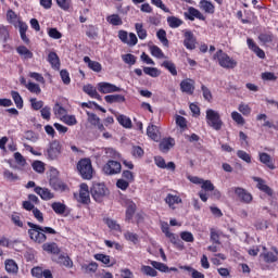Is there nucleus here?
<instances>
[{
	"label": "nucleus",
	"instance_id": "69168bd1",
	"mask_svg": "<svg viewBox=\"0 0 278 278\" xmlns=\"http://www.w3.org/2000/svg\"><path fill=\"white\" fill-rule=\"evenodd\" d=\"M167 238L172 242V244H175L176 247H184V242H181L179 236L172 232L167 236Z\"/></svg>",
	"mask_w": 278,
	"mask_h": 278
},
{
	"label": "nucleus",
	"instance_id": "4c0bfd02",
	"mask_svg": "<svg viewBox=\"0 0 278 278\" xmlns=\"http://www.w3.org/2000/svg\"><path fill=\"white\" fill-rule=\"evenodd\" d=\"M11 97L17 108V110H23L24 102H23V97H21V93L18 91H11Z\"/></svg>",
	"mask_w": 278,
	"mask_h": 278
},
{
	"label": "nucleus",
	"instance_id": "f03ea898",
	"mask_svg": "<svg viewBox=\"0 0 278 278\" xmlns=\"http://www.w3.org/2000/svg\"><path fill=\"white\" fill-rule=\"evenodd\" d=\"M43 155L50 162L58 160V157L62 155V142L58 139L50 141L47 149L43 151Z\"/></svg>",
	"mask_w": 278,
	"mask_h": 278
},
{
	"label": "nucleus",
	"instance_id": "423d86ee",
	"mask_svg": "<svg viewBox=\"0 0 278 278\" xmlns=\"http://www.w3.org/2000/svg\"><path fill=\"white\" fill-rule=\"evenodd\" d=\"M215 58L218 61L219 66L222 68H236L238 66V61L231 59L229 54L224 52L223 50H217L215 53Z\"/></svg>",
	"mask_w": 278,
	"mask_h": 278
},
{
	"label": "nucleus",
	"instance_id": "58836bf2",
	"mask_svg": "<svg viewBox=\"0 0 278 278\" xmlns=\"http://www.w3.org/2000/svg\"><path fill=\"white\" fill-rule=\"evenodd\" d=\"M167 24L172 29H177V27H181L184 25V21L176 16L167 17Z\"/></svg>",
	"mask_w": 278,
	"mask_h": 278
},
{
	"label": "nucleus",
	"instance_id": "cd10ccee",
	"mask_svg": "<svg viewBox=\"0 0 278 278\" xmlns=\"http://www.w3.org/2000/svg\"><path fill=\"white\" fill-rule=\"evenodd\" d=\"M258 40L263 47H266L267 45H270L275 40V35L270 31L267 33H261L258 35Z\"/></svg>",
	"mask_w": 278,
	"mask_h": 278
},
{
	"label": "nucleus",
	"instance_id": "c03bdc74",
	"mask_svg": "<svg viewBox=\"0 0 278 278\" xmlns=\"http://www.w3.org/2000/svg\"><path fill=\"white\" fill-rule=\"evenodd\" d=\"M201 90L204 101L212 103V100L214 99V96H212V90H210V88L203 84L201 85Z\"/></svg>",
	"mask_w": 278,
	"mask_h": 278
},
{
	"label": "nucleus",
	"instance_id": "a18cd8bd",
	"mask_svg": "<svg viewBox=\"0 0 278 278\" xmlns=\"http://www.w3.org/2000/svg\"><path fill=\"white\" fill-rule=\"evenodd\" d=\"M117 122L122 127H125V129H131V118L127 117L126 115H119L117 116Z\"/></svg>",
	"mask_w": 278,
	"mask_h": 278
},
{
	"label": "nucleus",
	"instance_id": "473e14b6",
	"mask_svg": "<svg viewBox=\"0 0 278 278\" xmlns=\"http://www.w3.org/2000/svg\"><path fill=\"white\" fill-rule=\"evenodd\" d=\"M16 51L24 60H31V58H34V52H31V50L27 49L25 46L17 47Z\"/></svg>",
	"mask_w": 278,
	"mask_h": 278
},
{
	"label": "nucleus",
	"instance_id": "e2e57ef3",
	"mask_svg": "<svg viewBox=\"0 0 278 278\" xmlns=\"http://www.w3.org/2000/svg\"><path fill=\"white\" fill-rule=\"evenodd\" d=\"M93 257L98 262H101L102 264H105L106 266H110V255L103 254V253H98V254H94Z\"/></svg>",
	"mask_w": 278,
	"mask_h": 278
},
{
	"label": "nucleus",
	"instance_id": "9b49d317",
	"mask_svg": "<svg viewBox=\"0 0 278 278\" xmlns=\"http://www.w3.org/2000/svg\"><path fill=\"white\" fill-rule=\"evenodd\" d=\"M98 90L101 94H112L113 92H121V87L112 84V83H99Z\"/></svg>",
	"mask_w": 278,
	"mask_h": 278
},
{
	"label": "nucleus",
	"instance_id": "4be33fe9",
	"mask_svg": "<svg viewBox=\"0 0 278 278\" xmlns=\"http://www.w3.org/2000/svg\"><path fill=\"white\" fill-rule=\"evenodd\" d=\"M174 147H175V139L170 137L163 139L159 144V149L162 153H168V151H170V149H173Z\"/></svg>",
	"mask_w": 278,
	"mask_h": 278
},
{
	"label": "nucleus",
	"instance_id": "49530a36",
	"mask_svg": "<svg viewBox=\"0 0 278 278\" xmlns=\"http://www.w3.org/2000/svg\"><path fill=\"white\" fill-rule=\"evenodd\" d=\"M150 51H151V55H153V58H157V60H164V58H166L162 49L157 46H152L150 48Z\"/></svg>",
	"mask_w": 278,
	"mask_h": 278
},
{
	"label": "nucleus",
	"instance_id": "4d7b16f0",
	"mask_svg": "<svg viewBox=\"0 0 278 278\" xmlns=\"http://www.w3.org/2000/svg\"><path fill=\"white\" fill-rule=\"evenodd\" d=\"M30 105L33 110L38 112V110H42L45 108V102L42 100H38L36 98H30Z\"/></svg>",
	"mask_w": 278,
	"mask_h": 278
},
{
	"label": "nucleus",
	"instance_id": "6e6d98bb",
	"mask_svg": "<svg viewBox=\"0 0 278 278\" xmlns=\"http://www.w3.org/2000/svg\"><path fill=\"white\" fill-rule=\"evenodd\" d=\"M150 264L151 266H153L155 270H160V273H168V267L164 263H160L157 261H151Z\"/></svg>",
	"mask_w": 278,
	"mask_h": 278
},
{
	"label": "nucleus",
	"instance_id": "c756f323",
	"mask_svg": "<svg viewBox=\"0 0 278 278\" xmlns=\"http://www.w3.org/2000/svg\"><path fill=\"white\" fill-rule=\"evenodd\" d=\"M56 264L60 266H65V268H73V260H71V256L61 254L56 258Z\"/></svg>",
	"mask_w": 278,
	"mask_h": 278
},
{
	"label": "nucleus",
	"instance_id": "052dcab7",
	"mask_svg": "<svg viewBox=\"0 0 278 278\" xmlns=\"http://www.w3.org/2000/svg\"><path fill=\"white\" fill-rule=\"evenodd\" d=\"M61 121H63L65 125H68L70 127L77 125V117H75V115L65 114Z\"/></svg>",
	"mask_w": 278,
	"mask_h": 278
},
{
	"label": "nucleus",
	"instance_id": "680f3d73",
	"mask_svg": "<svg viewBox=\"0 0 278 278\" xmlns=\"http://www.w3.org/2000/svg\"><path fill=\"white\" fill-rule=\"evenodd\" d=\"M156 38H159L160 42H162L164 47H168V38H166V30L164 29L157 30Z\"/></svg>",
	"mask_w": 278,
	"mask_h": 278
},
{
	"label": "nucleus",
	"instance_id": "4468645a",
	"mask_svg": "<svg viewBox=\"0 0 278 278\" xmlns=\"http://www.w3.org/2000/svg\"><path fill=\"white\" fill-rule=\"evenodd\" d=\"M235 194L241 201V203H251L253 201V194H251L247 189L241 187L235 188Z\"/></svg>",
	"mask_w": 278,
	"mask_h": 278
},
{
	"label": "nucleus",
	"instance_id": "3c124183",
	"mask_svg": "<svg viewBox=\"0 0 278 278\" xmlns=\"http://www.w3.org/2000/svg\"><path fill=\"white\" fill-rule=\"evenodd\" d=\"M141 273H143V275H147L148 277H157V270L149 265L141 266Z\"/></svg>",
	"mask_w": 278,
	"mask_h": 278
},
{
	"label": "nucleus",
	"instance_id": "13d9d810",
	"mask_svg": "<svg viewBox=\"0 0 278 278\" xmlns=\"http://www.w3.org/2000/svg\"><path fill=\"white\" fill-rule=\"evenodd\" d=\"M87 116L88 123H90V125L93 127H97L101 123V118H99V116H97L94 113L87 112Z\"/></svg>",
	"mask_w": 278,
	"mask_h": 278
},
{
	"label": "nucleus",
	"instance_id": "7c9ffc66",
	"mask_svg": "<svg viewBox=\"0 0 278 278\" xmlns=\"http://www.w3.org/2000/svg\"><path fill=\"white\" fill-rule=\"evenodd\" d=\"M47 60L52 68L60 71V56H58V53L49 52Z\"/></svg>",
	"mask_w": 278,
	"mask_h": 278
},
{
	"label": "nucleus",
	"instance_id": "f8f14e48",
	"mask_svg": "<svg viewBox=\"0 0 278 278\" xmlns=\"http://www.w3.org/2000/svg\"><path fill=\"white\" fill-rule=\"evenodd\" d=\"M49 184L52 190H55V192H66V190H68V185L62 181V179H60L58 176L50 177Z\"/></svg>",
	"mask_w": 278,
	"mask_h": 278
},
{
	"label": "nucleus",
	"instance_id": "f3484780",
	"mask_svg": "<svg viewBox=\"0 0 278 278\" xmlns=\"http://www.w3.org/2000/svg\"><path fill=\"white\" fill-rule=\"evenodd\" d=\"M34 192L42 199V201H51V199H55V193L51 192L49 188L35 187Z\"/></svg>",
	"mask_w": 278,
	"mask_h": 278
},
{
	"label": "nucleus",
	"instance_id": "ddd939ff",
	"mask_svg": "<svg viewBox=\"0 0 278 278\" xmlns=\"http://www.w3.org/2000/svg\"><path fill=\"white\" fill-rule=\"evenodd\" d=\"M77 201L83 205H90V189L88 188V185L84 182L80 185L79 195Z\"/></svg>",
	"mask_w": 278,
	"mask_h": 278
},
{
	"label": "nucleus",
	"instance_id": "c9c22d12",
	"mask_svg": "<svg viewBox=\"0 0 278 278\" xmlns=\"http://www.w3.org/2000/svg\"><path fill=\"white\" fill-rule=\"evenodd\" d=\"M51 207L53 212L56 213L59 216L66 214V204L62 202H53L51 204Z\"/></svg>",
	"mask_w": 278,
	"mask_h": 278
},
{
	"label": "nucleus",
	"instance_id": "7ed1b4c3",
	"mask_svg": "<svg viewBox=\"0 0 278 278\" xmlns=\"http://www.w3.org/2000/svg\"><path fill=\"white\" fill-rule=\"evenodd\" d=\"M206 124L215 131H220L223 129V119L220 118V113L214 111L213 109H207Z\"/></svg>",
	"mask_w": 278,
	"mask_h": 278
},
{
	"label": "nucleus",
	"instance_id": "f704fd0d",
	"mask_svg": "<svg viewBox=\"0 0 278 278\" xmlns=\"http://www.w3.org/2000/svg\"><path fill=\"white\" fill-rule=\"evenodd\" d=\"M180 270H187V273H191L192 278H205V275L191 266L188 265H181L179 266Z\"/></svg>",
	"mask_w": 278,
	"mask_h": 278
},
{
	"label": "nucleus",
	"instance_id": "338daca9",
	"mask_svg": "<svg viewBox=\"0 0 278 278\" xmlns=\"http://www.w3.org/2000/svg\"><path fill=\"white\" fill-rule=\"evenodd\" d=\"M237 157L245 162L247 164H251V154L247 153L243 150L237 151Z\"/></svg>",
	"mask_w": 278,
	"mask_h": 278
},
{
	"label": "nucleus",
	"instance_id": "5fc2aeb1",
	"mask_svg": "<svg viewBox=\"0 0 278 278\" xmlns=\"http://www.w3.org/2000/svg\"><path fill=\"white\" fill-rule=\"evenodd\" d=\"M131 155L136 159L144 157V149L140 146H132Z\"/></svg>",
	"mask_w": 278,
	"mask_h": 278
},
{
	"label": "nucleus",
	"instance_id": "39448f33",
	"mask_svg": "<svg viewBox=\"0 0 278 278\" xmlns=\"http://www.w3.org/2000/svg\"><path fill=\"white\" fill-rule=\"evenodd\" d=\"M77 170L83 179H92L94 169L92 168V161L90 159H81L77 163Z\"/></svg>",
	"mask_w": 278,
	"mask_h": 278
},
{
	"label": "nucleus",
	"instance_id": "774afa93",
	"mask_svg": "<svg viewBox=\"0 0 278 278\" xmlns=\"http://www.w3.org/2000/svg\"><path fill=\"white\" fill-rule=\"evenodd\" d=\"M231 118L237 123V125H244L245 123L244 117H242V114L238 113V111H233L231 113Z\"/></svg>",
	"mask_w": 278,
	"mask_h": 278
},
{
	"label": "nucleus",
	"instance_id": "8fccbe9b",
	"mask_svg": "<svg viewBox=\"0 0 278 278\" xmlns=\"http://www.w3.org/2000/svg\"><path fill=\"white\" fill-rule=\"evenodd\" d=\"M122 60L125 64H129V66H134L138 61V58L131 53L123 54Z\"/></svg>",
	"mask_w": 278,
	"mask_h": 278
},
{
	"label": "nucleus",
	"instance_id": "dca6fc26",
	"mask_svg": "<svg viewBox=\"0 0 278 278\" xmlns=\"http://www.w3.org/2000/svg\"><path fill=\"white\" fill-rule=\"evenodd\" d=\"M194 79L192 78H186L180 81V90L181 92H185V94L192 96L194 94Z\"/></svg>",
	"mask_w": 278,
	"mask_h": 278
},
{
	"label": "nucleus",
	"instance_id": "412c9836",
	"mask_svg": "<svg viewBox=\"0 0 278 278\" xmlns=\"http://www.w3.org/2000/svg\"><path fill=\"white\" fill-rule=\"evenodd\" d=\"M254 181L257 182L256 188L267 194V197H273V189L266 185V181L260 177H254Z\"/></svg>",
	"mask_w": 278,
	"mask_h": 278
},
{
	"label": "nucleus",
	"instance_id": "aec40b11",
	"mask_svg": "<svg viewBox=\"0 0 278 278\" xmlns=\"http://www.w3.org/2000/svg\"><path fill=\"white\" fill-rule=\"evenodd\" d=\"M258 157H260V163L267 166V168H269V170H275V168H277L275 166V162L273 161V156H270V154H268L266 152H261L258 154Z\"/></svg>",
	"mask_w": 278,
	"mask_h": 278
},
{
	"label": "nucleus",
	"instance_id": "0e129e2a",
	"mask_svg": "<svg viewBox=\"0 0 278 278\" xmlns=\"http://www.w3.org/2000/svg\"><path fill=\"white\" fill-rule=\"evenodd\" d=\"M124 238L125 240H127L128 242H132V244H136L138 242V233H134L131 231H126L124 233Z\"/></svg>",
	"mask_w": 278,
	"mask_h": 278
},
{
	"label": "nucleus",
	"instance_id": "b1692460",
	"mask_svg": "<svg viewBox=\"0 0 278 278\" xmlns=\"http://www.w3.org/2000/svg\"><path fill=\"white\" fill-rule=\"evenodd\" d=\"M147 136L151 138L154 142L160 141V128L153 124L147 127Z\"/></svg>",
	"mask_w": 278,
	"mask_h": 278
},
{
	"label": "nucleus",
	"instance_id": "2f4dec72",
	"mask_svg": "<svg viewBox=\"0 0 278 278\" xmlns=\"http://www.w3.org/2000/svg\"><path fill=\"white\" fill-rule=\"evenodd\" d=\"M106 103H125L126 99L123 94H108L104 97Z\"/></svg>",
	"mask_w": 278,
	"mask_h": 278
},
{
	"label": "nucleus",
	"instance_id": "37998d69",
	"mask_svg": "<svg viewBox=\"0 0 278 278\" xmlns=\"http://www.w3.org/2000/svg\"><path fill=\"white\" fill-rule=\"evenodd\" d=\"M163 68H166L170 75H173L174 77H177V66L175 65V63H173L172 61H164L162 63Z\"/></svg>",
	"mask_w": 278,
	"mask_h": 278
},
{
	"label": "nucleus",
	"instance_id": "ea45409f",
	"mask_svg": "<svg viewBox=\"0 0 278 278\" xmlns=\"http://www.w3.org/2000/svg\"><path fill=\"white\" fill-rule=\"evenodd\" d=\"M53 113L62 121L68 112L66 111V109H64V106L56 102L53 106Z\"/></svg>",
	"mask_w": 278,
	"mask_h": 278
},
{
	"label": "nucleus",
	"instance_id": "5701e85b",
	"mask_svg": "<svg viewBox=\"0 0 278 278\" xmlns=\"http://www.w3.org/2000/svg\"><path fill=\"white\" fill-rule=\"evenodd\" d=\"M84 62L87 64L88 68L90 71H93V73H101L103 71V66L98 61H92L90 56H84Z\"/></svg>",
	"mask_w": 278,
	"mask_h": 278
},
{
	"label": "nucleus",
	"instance_id": "20e7f679",
	"mask_svg": "<svg viewBox=\"0 0 278 278\" xmlns=\"http://www.w3.org/2000/svg\"><path fill=\"white\" fill-rule=\"evenodd\" d=\"M110 190L105 187V184H93L90 189V194L97 203H103V200L108 197Z\"/></svg>",
	"mask_w": 278,
	"mask_h": 278
},
{
	"label": "nucleus",
	"instance_id": "f257e3e1",
	"mask_svg": "<svg viewBox=\"0 0 278 278\" xmlns=\"http://www.w3.org/2000/svg\"><path fill=\"white\" fill-rule=\"evenodd\" d=\"M29 239L35 244H45L47 242V236H58V231L49 226H40L31 222H27Z\"/></svg>",
	"mask_w": 278,
	"mask_h": 278
},
{
	"label": "nucleus",
	"instance_id": "2eb2a0df",
	"mask_svg": "<svg viewBox=\"0 0 278 278\" xmlns=\"http://www.w3.org/2000/svg\"><path fill=\"white\" fill-rule=\"evenodd\" d=\"M247 45H248V48L250 49V51H252V53H255V55L258 56L260 60H265L266 59V52H264L262 50V48H260V46H257L255 40H253L251 38H248L247 39Z\"/></svg>",
	"mask_w": 278,
	"mask_h": 278
},
{
	"label": "nucleus",
	"instance_id": "e433bc0d",
	"mask_svg": "<svg viewBox=\"0 0 278 278\" xmlns=\"http://www.w3.org/2000/svg\"><path fill=\"white\" fill-rule=\"evenodd\" d=\"M5 270L7 273H11L12 275H16L18 273V264L14 260L5 261Z\"/></svg>",
	"mask_w": 278,
	"mask_h": 278
},
{
	"label": "nucleus",
	"instance_id": "79ce46f5",
	"mask_svg": "<svg viewBox=\"0 0 278 278\" xmlns=\"http://www.w3.org/2000/svg\"><path fill=\"white\" fill-rule=\"evenodd\" d=\"M108 23L113 26H119L123 25V18H121L119 14H112L106 17Z\"/></svg>",
	"mask_w": 278,
	"mask_h": 278
},
{
	"label": "nucleus",
	"instance_id": "9d476101",
	"mask_svg": "<svg viewBox=\"0 0 278 278\" xmlns=\"http://www.w3.org/2000/svg\"><path fill=\"white\" fill-rule=\"evenodd\" d=\"M184 47L189 51H194L197 49V37L192 30H185L184 33Z\"/></svg>",
	"mask_w": 278,
	"mask_h": 278
},
{
	"label": "nucleus",
	"instance_id": "1a4fd4ad",
	"mask_svg": "<svg viewBox=\"0 0 278 278\" xmlns=\"http://www.w3.org/2000/svg\"><path fill=\"white\" fill-rule=\"evenodd\" d=\"M124 207L125 212V222L131 223L134 220V216H136V211L138 210V205L135 204L131 200H125Z\"/></svg>",
	"mask_w": 278,
	"mask_h": 278
},
{
	"label": "nucleus",
	"instance_id": "bf43d9fd",
	"mask_svg": "<svg viewBox=\"0 0 278 278\" xmlns=\"http://www.w3.org/2000/svg\"><path fill=\"white\" fill-rule=\"evenodd\" d=\"M143 73L149 77H160L161 72L157 67H143Z\"/></svg>",
	"mask_w": 278,
	"mask_h": 278
},
{
	"label": "nucleus",
	"instance_id": "864d4df0",
	"mask_svg": "<svg viewBox=\"0 0 278 278\" xmlns=\"http://www.w3.org/2000/svg\"><path fill=\"white\" fill-rule=\"evenodd\" d=\"M201 9L206 12L207 14H214L215 12V7L212 4L210 1H201Z\"/></svg>",
	"mask_w": 278,
	"mask_h": 278
},
{
	"label": "nucleus",
	"instance_id": "a878e982",
	"mask_svg": "<svg viewBox=\"0 0 278 278\" xmlns=\"http://www.w3.org/2000/svg\"><path fill=\"white\" fill-rule=\"evenodd\" d=\"M83 91L88 94L91 99H97L98 101H101V94L97 91V88L92 85H85L83 87Z\"/></svg>",
	"mask_w": 278,
	"mask_h": 278
},
{
	"label": "nucleus",
	"instance_id": "09e8293b",
	"mask_svg": "<svg viewBox=\"0 0 278 278\" xmlns=\"http://www.w3.org/2000/svg\"><path fill=\"white\" fill-rule=\"evenodd\" d=\"M26 88L28 91L31 92V94H40L42 92V89L40 88V85L36 83H27Z\"/></svg>",
	"mask_w": 278,
	"mask_h": 278
},
{
	"label": "nucleus",
	"instance_id": "a211bd4d",
	"mask_svg": "<svg viewBox=\"0 0 278 278\" xmlns=\"http://www.w3.org/2000/svg\"><path fill=\"white\" fill-rule=\"evenodd\" d=\"M185 18H187V21H194L195 18H198V21H205V15L198 9H194V7H190L188 11L185 12Z\"/></svg>",
	"mask_w": 278,
	"mask_h": 278
},
{
	"label": "nucleus",
	"instance_id": "bb28decb",
	"mask_svg": "<svg viewBox=\"0 0 278 278\" xmlns=\"http://www.w3.org/2000/svg\"><path fill=\"white\" fill-rule=\"evenodd\" d=\"M273 252H266L263 254V260L266 264H275V262H277L278 260V250L277 248L273 247L271 248Z\"/></svg>",
	"mask_w": 278,
	"mask_h": 278
},
{
	"label": "nucleus",
	"instance_id": "6e6552de",
	"mask_svg": "<svg viewBox=\"0 0 278 278\" xmlns=\"http://www.w3.org/2000/svg\"><path fill=\"white\" fill-rule=\"evenodd\" d=\"M117 36L128 47H136L138 45V37L134 33L128 34L127 30H119Z\"/></svg>",
	"mask_w": 278,
	"mask_h": 278
},
{
	"label": "nucleus",
	"instance_id": "72a5a7b5",
	"mask_svg": "<svg viewBox=\"0 0 278 278\" xmlns=\"http://www.w3.org/2000/svg\"><path fill=\"white\" fill-rule=\"evenodd\" d=\"M86 27V36H88L90 40H97L99 38V27L94 25H87Z\"/></svg>",
	"mask_w": 278,
	"mask_h": 278
},
{
	"label": "nucleus",
	"instance_id": "de8ad7c7",
	"mask_svg": "<svg viewBox=\"0 0 278 278\" xmlns=\"http://www.w3.org/2000/svg\"><path fill=\"white\" fill-rule=\"evenodd\" d=\"M33 170L35 173H39V175H42L47 168L45 167V163L42 161H35L31 163Z\"/></svg>",
	"mask_w": 278,
	"mask_h": 278
},
{
	"label": "nucleus",
	"instance_id": "603ef678",
	"mask_svg": "<svg viewBox=\"0 0 278 278\" xmlns=\"http://www.w3.org/2000/svg\"><path fill=\"white\" fill-rule=\"evenodd\" d=\"M83 270H85V273H97V270H99V264H97V262H91L89 264H85L81 266Z\"/></svg>",
	"mask_w": 278,
	"mask_h": 278
},
{
	"label": "nucleus",
	"instance_id": "0eeeda50",
	"mask_svg": "<svg viewBox=\"0 0 278 278\" xmlns=\"http://www.w3.org/2000/svg\"><path fill=\"white\" fill-rule=\"evenodd\" d=\"M102 170L104 175H118L123 170V165L118 161L110 160L103 165Z\"/></svg>",
	"mask_w": 278,
	"mask_h": 278
},
{
	"label": "nucleus",
	"instance_id": "6ab92c4d",
	"mask_svg": "<svg viewBox=\"0 0 278 278\" xmlns=\"http://www.w3.org/2000/svg\"><path fill=\"white\" fill-rule=\"evenodd\" d=\"M164 201L166 205H168L169 210H176L175 205H179V203H182L181 197L177 193H167Z\"/></svg>",
	"mask_w": 278,
	"mask_h": 278
},
{
	"label": "nucleus",
	"instance_id": "a19ab883",
	"mask_svg": "<svg viewBox=\"0 0 278 278\" xmlns=\"http://www.w3.org/2000/svg\"><path fill=\"white\" fill-rule=\"evenodd\" d=\"M135 29L137 31L138 38L140 40H146L147 39V29H144V26L142 25V23H136L135 24Z\"/></svg>",
	"mask_w": 278,
	"mask_h": 278
},
{
	"label": "nucleus",
	"instance_id": "393cba45",
	"mask_svg": "<svg viewBox=\"0 0 278 278\" xmlns=\"http://www.w3.org/2000/svg\"><path fill=\"white\" fill-rule=\"evenodd\" d=\"M42 251L50 253L51 255H60V247L55 242H47L42 244Z\"/></svg>",
	"mask_w": 278,
	"mask_h": 278
},
{
	"label": "nucleus",
	"instance_id": "c85d7f7f",
	"mask_svg": "<svg viewBox=\"0 0 278 278\" xmlns=\"http://www.w3.org/2000/svg\"><path fill=\"white\" fill-rule=\"evenodd\" d=\"M103 223L106 224L111 231H117V233H123V228L121 227V224H118V222H116L115 219L105 217L103 218Z\"/></svg>",
	"mask_w": 278,
	"mask_h": 278
}]
</instances>
